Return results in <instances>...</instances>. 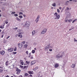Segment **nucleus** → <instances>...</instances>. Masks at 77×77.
Segmentation results:
<instances>
[{
  "instance_id": "obj_1",
  "label": "nucleus",
  "mask_w": 77,
  "mask_h": 77,
  "mask_svg": "<svg viewBox=\"0 0 77 77\" xmlns=\"http://www.w3.org/2000/svg\"><path fill=\"white\" fill-rule=\"evenodd\" d=\"M60 53L62 54L61 55L60 54V53H59V55H57L56 56V58H60V57H62V54H63V52H61Z\"/></svg>"
},
{
  "instance_id": "obj_2",
  "label": "nucleus",
  "mask_w": 77,
  "mask_h": 77,
  "mask_svg": "<svg viewBox=\"0 0 77 77\" xmlns=\"http://www.w3.org/2000/svg\"><path fill=\"white\" fill-rule=\"evenodd\" d=\"M30 26V22L28 21H27L25 24V26L26 27H28Z\"/></svg>"
},
{
  "instance_id": "obj_3",
  "label": "nucleus",
  "mask_w": 77,
  "mask_h": 77,
  "mask_svg": "<svg viewBox=\"0 0 77 77\" xmlns=\"http://www.w3.org/2000/svg\"><path fill=\"white\" fill-rule=\"evenodd\" d=\"M47 29H44L41 32L42 34H44V33H45L46 32H47Z\"/></svg>"
},
{
  "instance_id": "obj_4",
  "label": "nucleus",
  "mask_w": 77,
  "mask_h": 77,
  "mask_svg": "<svg viewBox=\"0 0 77 77\" xmlns=\"http://www.w3.org/2000/svg\"><path fill=\"white\" fill-rule=\"evenodd\" d=\"M19 48H21L23 47V44L21 43H19L18 44Z\"/></svg>"
},
{
  "instance_id": "obj_5",
  "label": "nucleus",
  "mask_w": 77,
  "mask_h": 77,
  "mask_svg": "<svg viewBox=\"0 0 77 77\" xmlns=\"http://www.w3.org/2000/svg\"><path fill=\"white\" fill-rule=\"evenodd\" d=\"M39 18H40V16L38 15V16L37 17L35 20V21H37L36 22V23H37L38 22V21H39Z\"/></svg>"
},
{
  "instance_id": "obj_6",
  "label": "nucleus",
  "mask_w": 77,
  "mask_h": 77,
  "mask_svg": "<svg viewBox=\"0 0 77 77\" xmlns=\"http://www.w3.org/2000/svg\"><path fill=\"white\" fill-rule=\"evenodd\" d=\"M60 18V15L56 16V17L55 18V20H59Z\"/></svg>"
},
{
  "instance_id": "obj_7",
  "label": "nucleus",
  "mask_w": 77,
  "mask_h": 77,
  "mask_svg": "<svg viewBox=\"0 0 77 77\" xmlns=\"http://www.w3.org/2000/svg\"><path fill=\"white\" fill-rule=\"evenodd\" d=\"M14 50V48H10L9 49H8V51H12Z\"/></svg>"
},
{
  "instance_id": "obj_8",
  "label": "nucleus",
  "mask_w": 77,
  "mask_h": 77,
  "mask_svg": "<svg viewBox=\"0 0 77 77\" xmlns=\"http://www.w3.org/2000/svg\"><path fill=\"white\" fill-rule=\"evenodd\" d=\"M32 71H27V72H28L29 74H33V71H32Z\"/></svg>"
},
{
  "instance_id": "obj_9",
  "label": "nucleus",
  "mask_w": 77,
  "mask_h": 77,
  "mask_svg": "<svg viewBox=\"0 0 77 77\" xmlns=\"http://www.w3.org/2000/svg\"><path fill=\"white\" fill-rule=\"evenodd\" d=\"M35 31L33 30L32 32V36H34V35H35Z\"/></svg>"
},
{
  "instance_id": "obj_10",
  "label": "nucleus",
  "mask_w": 77,
  "mask_h": 77,
  "mask_svg": "<svg viewBox=\"0 0 77 77\" xmlns=\"http://www.w3.org/2000/svg\"><path fill=\"white\" fill-rule=\"evenodd\" d=\"M35 63H36V62H35V61H32L31 62V65H34L35 64Z\"/></svg>"
},
{
  "instance_id": "obj_11",
  "label": "nucleus",
  "mask_w": 77,
  "mask_h": 77,
  "mask_svg": "<svg viewBox=\"0 0 77 77\" xmlns=\"http://www.w3.org/2000/svg\"><path fill=\"white\" fill-rule=\"evenodd\" d=\"M5 51H2L1 52V55H3L5 54Z\"/></svg>"
},
{
  "instance_id": "obj_12",
  "label": "nucleus",
  "mask_w": 77,
  "mask_h": 77,
  "mask_svg": "<svg viewBox=\"0 0 77 77\" xmlns=\"http://www.w3.org/2000/svg\"><path fill=\"white\" fill-rule=\"evenodd\" d=\"M24 76L27 77V76H28L29 75V74L27 73H25L24 74Z\"/></svg>"
},
{
  "instance_id": "obj_13",
  "label": "nucleus",
  "mask_w": 77,
  "mask_h": 77,
  "mask_svg": "<svg viewBox=\"0 0 77 77\" xmlns=\"http://www.w3.org/2000/svg\"><path fill=\"white\" fill-rule=\"evenodd\" d=\"M58 66H59V64H56L55 65V68H57Z\"/></svg>"
},
{
  "instance_id": "obj_14",
  "label": "nucleus",
  "mask_w": 77,
  "mask_h": 77,
  "mask_svg": "<svg viewBox=\"0 0 77 77\" xmlns=\"http://www.w3.org/2000/svg\"><path fill=\"white\" fill-rule=\"evenodd\" d=\"M17 74H19L20 73V72H21V70H19V71H17Z\"/></svg>"
},
{
  "instance_id": "obj_15",
  "label": "nucleus",
  "mask_w": 77,
  "mask_h": 77,
  "mask_svg": "<svg viewBox=\"0 0 77 77\" xmlns=\"http://www.w3.org/2000/svg\"><path fill=\"white\" fill-rule=\"evenodd\" d=\"M75 64H72V68H74V67H75Z\"/></svg>"
},
{
  "instance_id": "obj_16",
  "label": "nucleus",
  "mask_w": 77,
  "mask_h": 77,
  "mask_svg": "<svg viewBox=\"0 0 77 77\" xmlns=\"http://www.w3.org/2000/svg\"><path fill=\"white\" fill-rule=\"evenodd\" d=\"M16 20H17V21H20V19L18 18V17H16Z\"/></svg>"
},
{
  "instance_id": "obj_17",
  "label": "nucleus",
  "mask_w": 77,
  "mask_h": 77,
  "mask_svg": "<svg viewBox=\"0 0 77 77\" xmlns=\"http://www.w3.org/2000/svg\"><path fill=\"white\" fill-rule=\"evenodd\" d=\"M27 44H25L24 45V48H26L28 46Z\"/></svg>"
},
{
  "instance_id": "obj_18",
  "label": "nucleus",
  "mask_w": 77,
  "mask_h": 77,
  "mask_svg": "<svg viewBox=\"0 0 77 77\" xmlns=\"http://www.w3.org/2000/svg\"><path fill=\"white\" fill-rule=\"evenodd\" d=\"M8 61H7L5 63V65L6 66H8Z\"/></svg>"
},
{
  "instance_id": "obj_19",
  "label": "nucleus",
  "mask_w": 77,
  "mask_h": 77,
  "mask_svg": "<svg viewBox=\"0 0 77 77\" xmlns=\"http://www.w3.org/2000/svg\"><path fill=\"white\" fill-rule=\"evenodd\" d=\"M29 67V66H24V68H28V67Z\"/></svg>"
},
{
  "instance_id": "obj_20",
  "label": "nucleus",
  "mask_w": 77,
  "mask_h": 77,
  "mask_svg": "<svg viewBox=\"0 0 77 77\" xmlns=\"http://www.w3.org/2000/svg\"><path fill=\"white\" fill-rule=\"evenodd\" d=\"M18 37H20V38H22V37H23V35H18Z\"/></svg>"
},
{
  "instance_id": "obj_21",
  "label": "nucleus",
  "mask_w": 77,
  "mask_h": 77,
  "mask_svg": "<svg viewBox=\"0 0 77 77\" xmlns=\"http://www.w3.org/2000/svg\"><path fill=\"white\" fill-rule=\"evenodd\" d=\"M16 71H19V70H20V69H19L18 68V67H16Z\"/></svg>"
},
{
  "instance_id": "obj_22",
  "label": "nucleus",
  "mask_w": 77,
  "mask_h": 77,
  "mask_svg": "<svg viewBox=\"0 0 77 77\" xmlns=\"http://www.w3.org/2000/svg\"><path fill=\"white\" fill-rule=\"evenodd\" d=\"M52 6H54V7H55V6H56V3H54V4H53Z\"/></svg>"
},
{
  "instance_id": "obj_23",
  "label": "nucleus",
  "mask_w": 77,
  "mask_h": 77,
  "mask_svg": "<svg viewBox=\"0 0 77 77\" xmlns=\"http://www.w3.org/2000/svg\"><path fill=\"white\" fill-rule=\"evenodd\" d=\"M77 20L76 19H75V20H74L72 22V23H74V22H75V21H77Z\"/></svg>"
},
{
  "instance_id": "obj_24",
  "label": "nucleus",
  "mask_w": 77,
  "mask_h": 77,
  "mask_svg": "<svg viewBox=\"0 0 77 77\" xmlns=\"http://www.w3.org/2000/svg\"><path fill=\"white\" fill-rule=\"evenodd\" d=\"M21 43H22L21 44H22V45L23 44V45H24V44H25V43H26V42L25 41H24L22 42Z\"/></svg>"
},
{
  "instance_id": "obj_25",
  "label": "nucleus",
  "mask_w": 77,
  "mask_h": 77,
  "mask_svg": "<svg viewBox=\"0 0 77 77\" xmlns=\"http://www.w3.org/2000/svg\"><path fill=\"white\" fill-rule=\"evenodd\" d=\"M26 63L27 64H29V63H30V61H26Z\"/></svg>"
},
{
  "instance_id": "obj_26",
  "label": "nucleus",
  "mask_w": 77,
  "mask_h": 77,
  "mask_svg": "<svg viewBox=\"0 0 77 77\" xmlns=\"http://www.w3.org/2000/svg\"><path fill=\"white\" fill-rule=\"evenodd\" d=\"M19 17L20 18H23V16L21 15L19 16Z\"/></svg>"
},
{
  "instance_id": "obj_27",
  "label": "nucleus",
  "mask_w": 77,
  "mask_h": 77,
  "mask_svg": "<svg viewBox=\"0 0 77 77\" xmlns=\"http://www.w3.org/2000/svg\"><path fill=\"white\" fill-rule=\"evenodd\" d=\"M54 15H55V16H57V12H56L54 14Z\"/></svg>"
},
{
  "instance_id": "obj_28",
  "label": "nucleus",
  "mask_w": 77,
  "mask_h": 77,
  "mask_svg": "<svg viewBox=\"0 0 77 77\" xmlns=\"http://www.w3.org/2000/svg\"><path fill=\"white\" fill-rule=\"evenodd\" d=\"M66 8H67L66 9V10L67 11H69V8L68 7H67Z\"/></svg>"
},
{
  "instance_id": "obj_29",
  "label": "nucleus",
  "mask_w": 77,
  "mask_h": 77,
  "mask_svg": "<svg viewBox=\"0 0 77 77\" xmlns=\"http://www.w3.org/2000/svg\"><path fill=\"white\" fill-rule=\"evenodd\" d=\"M21 30L20 29H18L17 30V32H21Z\"/></svg>"
},
{
  "instance_id": "obj_30",
  "label": "nucleus",
  "mask_w": 77,
  "mask_h": 77,
  "mask_svg": "<svg viewBox=\"0 0 77 77\" xmlns=\"http://www.w3.org/2000/svg\"><path fill=\"white\" fill-rule=\"evenodd\" d=\"M23 13L22 12H20L19 15H22V14H23Z\"/></svg>"
},
{
  "instance_id": "obj_31",
  "label": "nucleus",
  "mask_w": 77,
  "mask_h": 77,
  "mask_svg": "<svg viewBox=\"0 0 77 77\" xmlns=\"http://www.w3.org/2000/svg\"><path fill=\"white\" fill-rule=\"evenodd\" d=\"M32 53H35V51L34 50H32Z\"/></svg>"
},
{
  "instance_id": "obj_32",
  "label": "nucleus",
  "mask_w": 77,
  "mask_h": 77,
  "mask_svg": "<svg viewBox=\"0 0 77 77\" xmlns=\"http://www.w3.org/2000/svg\"><path fill=\"white\" fill-rule=\"evenodd\" d=\"M0 28L1 29H4V26L3 27L2 26H0Z\"/></svg>"
},
{
  "instance_id": "obj_33",
  "label": "nucleus",
  "mask_w": 77,
  "mask_h": 77,
  "mask_svg": "<svg viewBox=\"0 0 77 77\" xmlns=\"http://www.w3.org/2000/svg\"><path fill=\"white\" fill-rule=\"evenodd\" d=\"M69 23H71L72 21V20H68Z\"/></svg>"
},
{
  "instance_id": "obj_34",
  "label": "nucleus",
  "mask_w": 77,
  "mask_h": 77,
  "mask_svg": "<svg viewBox=\"0 0 77 77\" xmlns=\"http://www.w3.org/2000/svg\"><path fill=\"white\" fill-rule=\"evenodd\" d=\"M15 14V12H13L11 13L12 14Z\"/></svg>"
},
{
  "instance_id": "obj_35",
  "label": "nucleus",
  "mask_w": 77,
  "mask_h": 77,
  "mask_svg": "<svg viewBox=\"0 0 77 77\" xmlns=\"http://www.w3.org/2000/svg\"><path fill=\"white\" fill-rule=\"evenodd\" d=\"M38 69V67H36L35 69H34V70L35 71V70H36Z\"/></svg>"
},
{
  "instance_id": "obj_36",
  "label": "nucleus",
  "mask_w": 77,
  "mask_h": 77,
  "mask_svg": "<svg viewBox=\"0 0 77 77\" xmlns=\"http://www.w3.org/2000/svg\"><path fill=\"white\" fill-rule=\"evenodd\" d=\"M20 68H24V66L21 65H20Z\"/></svg>"
},
{
  "instance_id": "obj_37",
  "label": "nucleus",
  "mask_w": 77,
  "mask_h": 77,
  "mask_svg": "<svg viewBox=\"0 0 77 77\" xmlns=\"http://www.w3.org/2000/svg\"><path fill=\"white\" fill-rule=\"evenodd\" d=\"M5 24H7L8 23V21H6V20L5 21Z\"/></svg>"
},
{
  "instance_id": "obj_38",
  "label": "nucleus",
  "mask_w": 77,
  "mask_h": 77,
  "mask_svg": "<svg viewBox=\"0 0 77 77\" xmlns=\"http://www.w3.org/2000/svg\"><path fill=\"white\" fill-rule=\"evenodd\" d=\"M14 51H17V47H15L14 49Z\"/></svg>"
},
{
  "instance_id": "obj_39",
  "label": "nucleus",
  "mask_w": 77,
  "mask_h": 77,
  "mask_svg": "<svg viewBox=\"0 0 77 77\" xmlns=\"http://www.w3.org/2000/svg\"><path fill=\"white\" fill-rule=\"evenodd\" d=\"M14 16H15V17H18V14H14Z\"/></svg>"
},
{
  "instance_id": "obj_40",
  "label": "nucleus",
  "mask_w": 77,
  "mask_h": 77,
  "mask_svg": "<svg viewBox=\"0 0 77 77\" xmlns=\"http://www.w3.org/2000/svg\"><path fill=\"white\" fill-rule=\"evenodd\" d=\"M74 39V41L75 42V41H76V42H77V40H76L75 38Z\"/></svg>"
},
{
  "instance_id": "obj_41",
  "label": "nucleus",
  "mask_w": 77,
  "mask_h": 77,
  "mask_svg": "<svg viewBox=\"0 0 77 77\" xmlns=\"http://www.w3.org/2000/svg\"><path fill=\"white\" fill-rule=\"evenodd\" d=\"M6 42H7V41L4 40V41H3L4 43H6Z\"/></svg>"
},
{
  "instance_id": "obj_42",
  "label": "nucleus",
  "mask_w": 77,
  "mask_h": 77,
  "mask_svg": "<svg viewBox=\"0 0 77 77\" xmlns=\"http://www.w3.org/2000/svg\"><path fill=\"white\" fill-rule=\"evenodd\" d=\"M26 54H28V53H29V52H28V51H26Z\"/></svg>"
},
{
  "instance_id": "obj_43",
  "label": "nucleus",
  "mask_w": 77,
  "mask_h": 77,
  "mask_svg": "<svg viewBox=\"0 0 77 77\" xmlns=\"http://www.w3.org/2000/svg\"><path fill=\"white\" fill-rule=\"evenodd\" d=\"M17 29H18V28L17 27V28H14V29L15 30H17Z\"/></svg>"
},
{
  "instance_id": "obj_44",
  "label": "nucleus",
  "mask_w": 77,
  "mask_h": 77,
  "mask_svg": "<svg viewBox=\"0 0 77 77\" xmlns=\"http://www.w3.org/2000/svg\"><path fill=\"white\" fill-rule=\"evenodd\" d=\"M57 11L58 12H60V11L58 9H57Z\"/></svg>"
},
{
  "instance_id": "obj_45",
  "label": "nucleus",
  "mask_w": 77,
  "mask_h": 77,
  "mask_svg": "<svg viewBox=\"0 0 77 77\" xmlns=\"http://www.w3.org/2000/svg\"><path fill=\"white\" fill-rule=\"evenodd\" d=\"M2 71H3V69H0V72H2Z\"/></svg>"
},
{
  "instance_id": "obj_46",
  "label": "nucleus",
  "mask_w": 77,
  "mask_h": 77,
  "mask_svg": "<svg viewBox=\"0 0 77 77\" xmlns=\"http://www.w3.org/2000/svg\"><path fill=\"white\" fill-rule=\"evenodd\" d=\"M13 54H17V52H13Z\"/></svg>"
},
{
  "instance_id": "obj_47",
  "label": "nucleus",
  "mask_w": 77,
  "mask_h": 77,
  "mask_svg": "<svg viewBox=\"0 0 77 77\" xmlns=\"http://www.w3.org/2000/svg\"><path fill=\"white\" fill-rule=\"evenodd\" d=\"M21 63L22 65H23L24 64V62H21Z\"/></svg>"
},
{
  "instance_id": "obj_48",
  "label": "nucleus",
  "mask_w": 77,
  "mask_h": 77,
  "mask_svg": "<svg viewBox=\"0 0 77 77\" xmlns=\"http://www.w3.org/2000/svg\"><path fill=\"white\" fill-rule=\"evenodd\" d=\"M48 48L49 47H46L45 48V49H48Z\"/></svg>"
},
{
  "instance_id": "obj_49",
  "label": "nucleus",
  "mask_w": 77,
  "mask_h": 77,
  "mask_svg": "<svg viewBox=\"0 0 77 77\" xmlns=\"http://www.w3.org/2000/svg\"><path fill=\"white\" fill-rule=\"evenodd\" d=\"M9 38H10V36H8L6 38V39H8Z\"/></svg>"
},
{
  "instance_id": "obj_50",
  "label": "nucleus",
  "mask_w": 77,
  "mask_h": 77,
  "mask_svg": "<svg viewBox=\"0 0 77 77\" xmlns=\"http://www.w3.org/2000/svg\"><path fill=\"white\" fill-rule=\"evenodd\" d=\"M21 33H22L21 32H20L18 33V35H20V34H21Z\"/></svg>"
},
{
  "instance_id": "obj_51",
  "label": "nucleus",
  "mask_w": 77,
  "mask_h": 77,
  "mask_svg": "<svg viewBox=\"0 0 77 77\" xmlns=\"http://www.w3.org/2000/svg\"><path fill=\"white\" fill-rule=\"evenodd\" d=\"M52 50H52L51 49H49L50 51H52Z\"/></svg>"
},
{
  "instance_id": "obj_52",
  "label": "nucleus",
  "mask_w": 77,
  "mask_h": 77,
  "mask_svg": "<svg viewBox=\"0 0 77 77\" xmlns=\"http://www.w3.org/2000/svg\"><path fill=\"white\" fill-rule=\"evenodd\" d=\"M77 0H73L74 2H77Z\"/></svg>"
},
{
  "instance_id": "obj_53",
  "label": "nucleus",
  "mask_w": 77,
  "mask_h": 77,
  "mask_svg": "<svg viewBox=\"0 0 77 77\" xmlns=\"http://www.w3.org/2000/svg\"><path fill=\"white\" fill-rule=\"evenodd\" d=\"M4 36V35H2V36H1V38H3V36Z\"/></svg>"
},
{
  "instance_id": "obj_54",
  "label": "nucleus",
  "mask_w": 77,
  "mask_h": 77,
  "mask_svg": "<svg viewBox=\"0 0 77 77\" xmlns=\"http://www.w3.org/2000/svg\"><path fill=\"white\" fill-rule=\"evenodd\" d=\"M31 59H33V57H31Z\"/></svg>"
},
{
  "instance_id": "obj_55",
  "label": "nucleus",
  "mask_w": 77,
  "mask_h": 77,
  "mask_svg": "<svg viewBox=\"0 0 77 77\" xmlns=\"http://www.w3.org/2000/svg\"><path fill=\"white\" fill-rule=\"evenodd\" d=\"M68 20H66L65 21V22H68Z\"/></svg>"
},
{
  "instance_id": "obj_56",
  "label": "nucleus",
  "mask_w": 77,
  "mask_h": 77,
  "mask_svg": "<svg viewBox=\"0 0 77 77\" xmlns=\"http://www.w3.org/2000/svg\"><path fill=\"white\" fill-rule=\"evenodd\" d=\"M22 15H23V17H26V15L24 14H23Z\"/></svg>"
},
{
  "instance_id": "obj_57",
  "label": "nucleus",
  "mask_w": 77,
  "mask_h": 77,
  "mask_svg": "<svg viewBox=\"0 0 77 77\" xmlns=\"http://www.w3.org/2000/svg\"><path fill=\"white\" fill-rule=\"evenodd\" d=\"M4 32L2 31V34H4Z\"/></svg>"
},
{
  "instance_id": "obj_58",
  "label": "nucleus",
  "mask_w": 77,
  "mask_h": 77,
  "mask_svg": "<svg viewBox=\"0 0 77 77\" xmlns=\"http://www.w3.org/2000/svg\"><path fill=\"white\" fill-rule=\"evenodd\" d=\"M50 44L49 43L48 45V47H49V46H50Z\"/></svg>"
},
{
  "instance_id": "obj_59",
  "label": "nucleus",
  "mask_w": 77,
  "mask_h": 77,
  "mask_svg": "<svg viewBox=\"0 0 77 77\" xmlns=\"http://www.w3.org/2000/svg\"><path fill=\"white\" fill-rule=\"evenodd\" d=\"M18 77H23V76L20 75Z\"/></svg>"
},
{
  "instance_id": "obj_60",
  "label": "nucleus",
  "mask_w": 77,
  "mask_h": 77,
  "mask_svg": "<svg viewBox=\"0 0 77 77\" xmlns=\"http://www.w3.org/2000/svg\"><path fill=\"white\" fill-rule=\"evenodd\" d=\"M59 9H60V10L61 9H62V7H60L59 8Z\"/></svg>"
},
{
  "instance_id": "obj_61",
  "label": "nucleus",
  "mask_w": 77,
  "mask_h": 77,
  "mask_svg": "<svg viewBox=\"0 0 77 77\" xmlns=\"http://www.w3.org/2000/svg\"><path fill=\"white\" fill-rule=\"evenodd\" d=\"M50 48H52V46H50Z\"/></svg>"
},
{
  "instance_id": "obj_62",
  "label": "nucleus",
  "mask_w": 77,
  "mask_h": 77,
  "mask_svg": "<svg viewBox=\"0 0 77 77\" xmlns=\"http://www.w3.org/2000/svg\"><path fill=\"white\" fill-rule=\"evenodd\" d=\"M12 66H13V68H14V65H13Z\"/></svg>"
},
{
  "instance_id": "obj_63",
  "label": "nucleus",
  "mask_w": 77,
  "mask_h": 77,
  "mask_svg": "<svg viewBox=\"0 0 77 77\" xmlns=\"http://www.w3.org/2000/svg\"><path fill=\"white\" fill-rule=\"evenodd\" d=\"M71 30H72V29H69V31Z\"/></svg>"
},
{
  "instance_id": "obj_64",
  "label": "nucleus",
  "mask_w": 77,
  "mask_h": 77,
  "mask_svg": "<svg viewBox=\"0 0 77 77\" xmlns=\"http://www.w3.org/2000/svg\"><path fill=\"white\" fill-rule=\"evenodd\" d=\"M6 77H9V75H7Z\"/></svg>"
}]
</instances>
